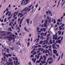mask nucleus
Wrapping results in <instances>:
<instances>
[{
  "instance_id": "obj_1",
  "label": "nucleus",
  "mask_w": 65,
  "mask_h": 65,
  "mask_svg": "<svg viewBox=\"0 0 65 65\" xmlns=\"http://www.w3.org/2000/svg\"><path fill=\"white\" fill-rule=\"evenodd\" d=\"M0 33L3 34H4L3 35H1V36L3 37V38L0 37V38H1V39H4V38L5 39L6 38H7L8 41H11V40L13 39V41H15V39L14 38H16L17 37L15 35H12L11 36L10 34H11V33L10 32H7V34H6V32L4 31H0Z\"/></svg>"
},
{
  "instance_id": "obj_2",
  "label": "nucleus",
  "mask_w": 65,
  "mask_h": 65,
  "mask_svg": "<svg viewBox=\"0 0 65 65\" xmlns=\"http://www.w3.org/2000/svg\"><path fill=\"white\" fill-rule=\"evenodd\" d=\"M43 58L44 59H43V60H41V62L42 64H45L46 63V56L45 55H44L43 56Z\"/></svg>"
},
{
  "instance_id": "obj_3",
  "label": "nucleus",
  "mask_w": 65,
  "mask_h": 65,
  "mask_svg": "<svg viewBox=\"0 0 65 65\" xmlns=\"http://www.w3.org/2000/svg\"><path fill=\"white\" fill-rule=\"evenodd\" d=\"M24 10L25 11H27V12H29V11H30L31 8H27V7H26L24 9Z\"/></svg>"
},
{
  "instance_id": "obj_4",
  "label": "nucleus",
  "mask_w": 65,
  "mask_h": 65,
  "mask_svg": "<svg viewBox=\"0 0 65 65\" xmlns=\"http://www.w3.org/2000/svg\"><path fill=\"white\" fill-rule=\"evenodd\" d=\"M57 33H56L55 34V35H54L53 36V39H55V40H57V38H58V36H57Z\"/></svg>"
},
{
  "instance_id": "obj_5",
  "label": "nucleus",
  "mask_w": 65,
  "mask_h": 65,
  "mask_svg": "<svg viewBox=\"0 0 65 65\" xmlns=\"http://www.w3.org/2000/svg\"><path fill=\"white\" fill-rule=\"evenodd\" d=\"M45 22L44 23V27H47L46 25H47V22H48V21H47V20H45Z\"/></svg>"
},
{
  "instance_id": "obj_6",
  "label": "nucleus",
  "mask_w": 65,
  "mask_h": 65,
  "mask_svg": "<svg viewBox=\"0 0 65 65\" xmlns=\"http://www.w3.org/2000/svg\"><path fill=\"white\" fill-rule=\"evenodd\" d=\"M48 13L50 14H51V13H52V12L51 11L49 10H48L46 12V14H48Z\"/></svg>"
},
{
  "instance_id": "obj_7",
  "label": "nucleus",
  "mask_w": 65,
  "mask_h": 65,
  "mask_svg": "<svg viewBox=\"0 0 65 65\" xmlns=\"http://www.w3.org/2000/svg\"><path fill=\"white\" fill-rule=\"evenodd\" d=\"M64 24H62V25L61 26H61H60L59 27V29L62 30V28H63V27H64ZM61 27H62V28H61Z\"/></svg>"
},
{
  "instance_id": "obj_8",
  "label": "nucleus",
  "mask_w": 65,
  "mask_h": 65,
  "mask_svg": "<svg viewBox=\"0 0 65 65\" xmlns=\"http://www.w3.org/2000/svg\"><path fill=\"white\" fill-rule=\"evenodd\" d=\"M36 58H33L32 59V61H33L34 63H35V61H36Z\"/></svg>"
},
{
  "instance_id": "obj_9",
  "label": "nucleus",
  "mask_w": 65,
  "mask_h": 65,
  "mask_svg": "<svg viewBox=\"0 0 65 65\" xmlns=\"http://www.w3.org/2000/svg\"><path fill=\"white\" fill-rule=\"evenodd\" d=\"M36 43H37V42H39V38H38L36 39L34 41V42H36Z\"/></svg>"
},
{
  "instance_id": "obj_10",
  "label": "nucleus",
  "mask_w": 65,
  "mask_h": 65,
  "mask_svg": "<svg viewBox=\"0 0 65 65\" xmlns=\"http://www.w3.org/2000/svg\"><path fill=\"white\" fill-rule=\"evenodd\" d=\"M41 61V60H37L36 61V65H37V63H40V62Z\"/></svg>"
},
{
  "instance_id": "obj_11",
  "label": "nucleus",
  "mask_w": 65,
  "mask_h": 65,
  "mask_svg": "<svg viewBox=\"0 0 65 65\" xmlns=\"http://www.w3.org/2000/svg\"><path fill=\"white\" fill-rule=\"evenodd\" d=\"M40 30L41 31H43L44 32H45L46 31V29L45 28H41Z\"/></svg>"
},
{
  "instance_id": "obj_12",
  "label": "nucleus",
  "mask_w": 65,
  "mask_h": 65,
  "mask_svg": "<svg viewBox=\"0 0 65 65\" xmlns=\"http://www.w3.org/2000/svg\"><path fill=\"white\" fill-rule=\"evenodd\" d=\"M24 30L26 31L27 32H29V31L28 30V29H27V28H26V27H24Z\"/></svg>"
},
{
  "instance_id": "obj_13",
  "label": "nucleus",
  "mask_w": 65,
  "mask_h": 65,
  "mask_svg": "<svg viewBox=\"0 0 65 65\" xmlns=\"http://www.w3.org/2000/svg\"><path fill=\"white\" fill-rule=\"evenodd\" d=\"M53 51L54 53L55 54H57V50H53Z\"/></svg>"
},
{
  "instance_id": "obj_14",
  "label": "nucleus",
  "mask_w": 65,
  "mask_h": 65,
  "mask_svg": "<svg viewBox=\"0 0 65 65\" xmlns=\"http://www.w3.org/2000/svg\"><path fill=\"white\" fill-rule=\"evenodd\" d=\"M29 19H27L26 20V21H27V23L28 24V26H29Z\"/></svg>"
},
{
  "instance_id": "obj_15",
  "label": "nucleus",
  "mask_w": 65,
  "mask_h": 65,
  "mask_svg": "<svg viewBox=\"0 0 65 65\" xmlns=\"http://www.w3.org/2000/svg\"><path fill=\"white\" fill-rule=\"evenodd\" d=\"M50 53V51L48 50H47V49L45 51V53L47 54V53Z\"/></svg>"
},
{
  "instance_id": "obj_16",
  "label": "nucleus",
  "mask_w": 65,
  "mask_h": 65,
  "mask_svg": "<svg viewBox=\"0 0 65 65\" xmlns=\"http://www.w3.org/2000/svg\"><path fill=\"white\" fill-rule=\"evenodd\" d=\"M9 25L10 26H11V27L12 28V29H14V28H13V26H12V24H11V23H10L9 24Z\"/></svg>"
},
{
  "instance_id": "obj_17",
  "label": "nucleus",
  "mask_w": 65,
  "mask_h": 65,
  "mask_svg": "<svg viewBox=\"0 0 65 65\" xmlns=\"http://www.w3.org/2000/svg\"><path fill=\"white\" fill-rule=\"evenodd\" d=\"M53 62V60H51V61H50L48 62V63L49 64H52V63Z\"/></svg>"
},
{
  "instance_id": "obj_18",
  "label": "nucleus",
  "mask_w": 65,
  "mask_h": 65,
  "mask_svg": "<svg viewBox=\"0 0 65 65\" xmlns=\"http://www.w3.org/2000/svg\"><path fill=\"white\" fill-rule=\"evenodd\" d=\"M58 33L59 35H60L61 34V33H62V32H61L59 30L58 31Z\"/></svg>"
},
{
  "instance_id": "obj_19",
  "label": "nucleus",
  "mask_w": 65,
  "mask_h": 65,
  "mask_svg": "<svg viewBox=\"0 0 65 65\" xmlns=\"http://www.w3.org/2000/svg\"><path fill=\"white\" fill-rule=\"evenodd\" d=\"M35 57L37 58V59H38L39 57V56H38L37 55H36V56H35Z\"/></svg>"
},
{
  "instance_id": "obj_20",
  "label": "nucleus",
  "mask_w": 65,
  "mask_h": 65,
  "mask_svg": "<svg viewBox=\"0 0 65 65\" xmlns=\"http://www.w3.org/2000/svg\"><path fill=\"white\" fill-rule=\"evenodd\" d=\"M14 48H15V47L13 46L12 47H10V48L12 50H13L14 49Z\"/></svg>"
},
{
  "instance_id": "obj_21",
  "label": "nucleus",
  "mask_w": 65,
  "mask_h": 65,
  "mask_svg": "<svg viewBox=\"0 0 65 65\" xmlns=\"http://www.w3.org/2000/svg\"><path fill=\"white\" fill-rule=\"evenodd\" d=\"M58 42L59 43H61V40H58Z\"/></svg>"
},
{
  "instance_id": "obj_22",
  "label": "nucleus",
  "mask_w": 65,
  "mask_h": 65,
  "mask_svg": "<svg viewBox=\"0 0 65 65\" xmlns=\"http://www.w3.org/2000/svg\"><path fill=\"white\" fill-rule=\"evenodd\" d=\"M42 59V60H43V57H42V56H41L39 60L41 61V60Z\"/></svg>"
},
{
  "instance_id": "obj_23",
  "label": "nucleus",
  "mask_w": 65,
  "mask_h": 65,
  "mask_svg": "<svg viewBox=\"0 0 65 65\" xmlns=\"http://www.w3.org/2000/svg\"><path fill=\"white\" fill-rule=\"evenodd\" d=\"M50 44H53V42H52V41L51 40H50Z\"/></svg>"
},
{
  "instance_id": "obj_24",
  "label": "nucleus",
  "mask_w": 65,
  "mask_h": 65,
  "mask_svg": "<svg viewBox=\"0 0 65 65\" xmlns=\"http://www.w3.org/2000/svg\"><path fill=\"white\" fill-rule=\"evenodd\" d=\"M8 31H12V30H11V28H9L8 29Z\"/></svg>"
},
{
  "instance_id": "obj_25",
  "label": "nucleus",
  "mask_w": 65,
  "mask_h": 65,
  "mask_svg": "<svg viewBox=\"0 0 65 65\" xmlns=\"http://www.w3.org/2000/svg\"><path fill=\"white\" fill-rule=\"evenodd\" d=\"M22 14H23V13H18V17H19V16H20V15H22Z\"/></svg>"
},
{
  "instance_id": "obj_26",
  "label": "nucleus",
  "mask_w": 65,
  "mask_h": 65,
  "mask_svg": "<svg viewBox=\"0 0 65 65\" xmlns=\"http://www.w3.org/2000/svg\"><path fill=\"white\" fill-rule=\"evenodd\" d=\"M30 45V43L29 42H28V43H27V47H29V46Z\"/></svg>"
},
{
  "instance_id": "obj_27",
  "label": "nucleus",
  "mask_w": 65,
  "mask_h": 65,
  "mask_svg": "<svg viewBox=\"0 0 65 65\" xmlns=\"http://www.w3.org/2000/svg\"><path fill=\"white\" fill-rule=\"evenodd\" d=\"M8 63L7 64V65H10L11 64V62H8Z\"/></svg>"
},
{
  "instance_id": "obj_28",
  "label": "nucleus",
  "mask_w": 65,
  "mask_h": 65,
  "mask_svg": "<svg viewBox=\"0 0 65 65\" xmlns=\"http://www.w3.org/2000/svg\"><path fill=\"white\" fill-rule=\"evenodd\" d=\"M45 44V40H44V43L42 45H44Z\"/></svg>"
},
{
  "instance_id": "obj_29",
  "label": "nucleus",
  "mask_w": 65,
  "mask_h": 65,
  "mask_svg": "<svg viewBox=\"0 0 65 65\" xmlns=\"http://www.w3.org/2000/svg\"><path fill=\"white\" fill-rule=\"evenodd\" d=\"M37 53H36V52H35L34 53H32V55H36V54Z\"/></svg>"
},
{
  "instance_id": "obj_30",
  "label": "nucleus",
  "mask_w": 65,
  "mask_h": 65,
  "mask_svg": "<svg viewBox=\"0 0 65 65\" xmlns=\"http://www.w3.org/2000/svg\"><path fill=\"white\" fill-rule=\"evenodd\" d=\"M9 12V11H8L6 13V15H8V13Z\"/></svg>"
},
{
  "instance_id": "obj_31",
  "label": "nucleus",
  "mask_w": 65,
  "mask_h": 65,
  "mask_svg": "<svg viewBox=\"0 0 65 65\" xmlns=\"http://www.w3.org/2000/svg\"><path fill=\"white\" fill-rule=\"evenodd\" d=\"M56 46H57L58 48H59L60 47V45L58 44L56 45Z\"/></svg>"
},
{
  "instance_id": "obj_32",
  "label": "nucleus",
  "mask_w": 65,
  "mask_h": 65,
  "mask_svg": "<svg viewBox=\"0 0 65 65\" xmlns=\"http://www.w3.org/2000/svg\"><path fill=\"white\" fill-rule=\"evenodd\" d=\"M53 23L54 24H55V23H56V20L55 19H54Z\"/></svg>"
},
{
  "instance_id": "obj_33",
  "label": "nucleus",
  "mask_w": 65,
  "mask_h": 65,
  "mask_svg": "<svg viewBox=\"0 0 65 65\" xmlns=\"http://www.w3.org/2000/svg\"><path fill=\"white\" fill-rule=\"evenodd\" d=\"M57 21L59 22H60V23H61V22H62V21H61V20L60 19L58 20Z\"/></svg>"
},
{
  "instance_id": "obj_34",
  "label": "nucleus",
  "mask_w": 65,
  "mask_h": 65,
  "mask_svg": "<svg viewBox=\"0 0 65 65\" xmlns=\"http://www.w3.org/2000/svg\"><path fill=\"white\" fill-rule=\"evenodd\" d=\"M11 14V12H10L8 14V16H10V15Z\"/></svg>"
},
{
  "instance_id": "obj_35",
  "label": "nucleus",
  "mask_w": 65,
  "mask_h": 65,
  "mask_svg": "<svg viewBox=\"0 0 65 65\" xmlns=\"http://www.w3.org/2000/svg\"><path fill=\"white\" fill-rule=\"evenodd\" d=\"M47 33V32H46V33H45L44 34H43L44 36H46V35Z\"/></svg>"
},
{
  "instance_id": "obj_36",
  "label": "nucleus",
  "mask_w": 65,
  "mask_h": 65,
  "mask_svg": "<svg viewBox=\"0 0 65 65\" xmlns=\"http://www.w3.org/2000/svg\"><path fill=\"white\" fill-rule=\"evenodd\" d=\"M42 49V48H38V50H39V51H41Z\"/></svg>"
},
{
  "instance_id": "obj_37",
  "label": "nucleus",
  "mask_w": 65,
  "mask_h": 65,
  "mask_svg": "<svg viewBox=\"0 0 65 65\" xmlns=\"http://www.w3.org/2000/svg\"><path fill=\"white\" fill-rule=\"evenodd\" d=\"M38 4H36L35 6V7H38Z\"/></svg>"
},
{
  "instance_id": "obj_38",
  "label": "nucleus",
  "mask_w": 65,
  "mask_h": 65,
  "mask_svg": "<svg viewBox=\"0 0 65 65\" xmlns=\"http://www.w3.org/2000/svg\"><path fill=\"white\" fill-rule=\"evenodd\" d=\"M61 38V36H60V37H58L57 38V40H59V39H60Z\"/></svg>"
},
{
  "instance_id": "obj_39",
  "label": "nucleus",
  "mask_w": 65,
  "mask_h": 65,
  "mask_svg": "<svg viewBox=\"0 0 65 65\" xmlns=\"http://www.w3.org/2000/svg\"><path fill=\"white\" fill-rule=\"evenodd\" d=\"M12 60L10 58H9V61L10 62H11L12 61Z\"/></svg>"
},
{
  "instance_id": "obj_40",
  "label": "nucleus",
  "mask_w": 65,
  "mask_h": 65,
  "mask_svg": "<svg viewBox=\"0 0 65 65\" xmlns=\"http://www.w3.org/2000/svg\"><path fill=\"white\" fill-rule=\"evenodd\" d=\"M8 55L9 56V57H11V56H12L10 54H8Z\"/></svg>"
},
{
  "instance_id": "obj_41",
  "label": "nucleus",
  "mask_w": 65,
  "mask_h": 65,
  "mask_svg": "<svg viewBox=\"0 0 65 65\" xmlns=\"http://www.w3.org/2000/svg\"><path fill=\"white\" fill-rule=\"evenodd\" d=\"M43 46V47H46V46H47V45H45Z\"/></svg>"
},
{
  "instance_id": "obj_42",
  "label": "nucleus",
  "mask_w": 65,
  "mask_h": 65,
  "mask_svg": "<svg viewBox=\"0 0 65 65\" xmlns=\"http://www.w3.org/2000/svg\"><path fill=\"white\" fill-rule=\"evenodd\" d=\"M63 53H62V54L61 55V58H62V57H63Z\"/></svg>"
},
{
  "instance_id": "obj_43",
  "label": "nucleus",
  "mask_w": 65,
  "mask_h": 65,
  "mask_svg": "<svg viewBox=\"0 0 65 65\" xmlns=\"http://www.w3.org/2000/svg\"><path fill=\"white\" fill-rule=\"evenodd\" d=\"M11 18V17L10 16L8 18V20H10V19Z\"/></svg>"
},
{
  "instance_id": "obj_44",
  "label": "nucleus",
  "mask_w": 65,
  "mask_h": 65,
  "mask_svg": "<svg viewBox=\"0 0 65 65\" xmlns=\"http://www.w3.org/2000/svg\"><path fill=\"white\" fill-rule=\"evenodd\" d=\"M53 49H57V48L56 47H55L54 46L53 47Z\"/></svg>"
},
{
  "instance_id": "obj_45",
  "label": "nucleus",
  "mask_w": 65,
  "mask_h": 65,
  "mask_svg": "<svg viewBox=\"0 0 65 65\" xmlns=\"http://www.w3.org/2000/svg\"><path fill=\"white\" fill-rule=\"evenodd\" d=\"M34 57V55H31L30 56V57H31V58H33Z\"/></svg>"
},
{
  "instance_id": "obj_46",
  "label": "nucleus",
  "mask_w": 65,
  "mask_h": 65,
  "mask_svg": "<svg viewBox=\"0 0 65 65\" xmlns=\"http://www.w3.org/2000/svg\"><path fill=\"white\" fill-rule=\"evenodd\" d=\"M46 44H47L48 43V41L47 40H46Z\"/></svg>"
},
{
  "instance_id": "obj_47",
  "label": "nucleus",
  "mask_w": 65,
  "mask_h": 65,
  "mask_svg": "<svg viewBox=\"0 0 65 65\" xmlns=\"http://www.w3.org/2000/svg\"><path fill=\"white\" fill-rule=\"evenodd\" d=\"M24 11H25V10H24V9L21 11V12H24Z\"/></svg>"
},
{
  "instance_id": "obj_48",
  "label": "nucleus",
  "mask_w": 65,
  "mask_h": 65,
  "mask_svg": "<svg viewBox=\"0 0 65 65\" xmlns=\"http://www.w3.org/2000/svg\"><path fill=\"white\" fill-rule=\"evenodd\" d=\"M7 53H9V49L8 48L7 49Z\"/></svg>"
},
{
  "instance_id": "obj_49",
  "label": "nucleus",
  "mask_w": 65,
  "mask_h": 65,
  "mask_svg": "<svg viewBox=\"0 0 65 65\" xmlns=\"http://www.w3.org/2000/svg\"><path fill=\"white\" fill-rule=\"evenodd\" d=\"M60 59V56H59V57L58 58V59L57 60L58 61H59V59Z\"/></svg>"
},
{
  "instance_id": "obj_50",
  "label": "nucleus",
  "mask_w": 65,
  "mask_h": 65,
  "mask_svg": "<svg viewBox=\"0 0 65 65\" xmlns=\"http://www.w3.org/2000/svg\"><path fill=\"white\" fill-rule=\"evenodd\" d=\"M43 42V41H41L40 42V44H41Z\"/></svg>"
},
{
  "instance_id": "obj_51",
  "label": "nucleus",
  "mask_w": 65,
  "mask_h": 65,
  "mask_svg": "<svg viewBox=\"0 0 65 65\" xmlns=\"http://www.w3.org/2000/svg\"><path fill=\"white\" fill-rule=\"evenodd\" d=\"M5 56H6L7 57H8V54H6L5 55Z\"/></svg>"
},
{
  "instance_id": "obj_52",
  "label": "nucleus",
  "mask_w": 65,
  "mask_h": 65,
  "mask_svg": "<svg viewBox=\"0 0 65 65\" xmlns=\"http://www.w3.org/2000/svg\"><path fill=\"white\" fill-rule=\"evenodd\" d=\"M4 22H6V18H5L4 20Z\"/></svg>"
},
{
  "instance_id": "obj_53",
  "label": "nucleus",
  "mask_w": 65,
  "mask_h": 65,
  "mask_svg": "<svg viewBox=\"0 0 65 65\" xmlns=\"http://www.w3.org/2000/svg\"><path fill=\"white\" fill-rule=\"evenodd\" d=\"M23 15H24V14L20 16V18H22V17H23Z\"/></svg>"
},
{
  "instance_id": "obj_54",
  "label": "nucleus",
  "mask_w": 65,
  "mask_h": 65,
  "mask_svg": "<svg viewBox=\"0 0 65 65\" xmlns=\"http://www.w3.org/2000/svg\"><path fill=\"white\" fill-rule=\"evenodd\" d=\"M45 50H44L43 52V53H44V54L45 53Z\"/></svg>"
},
{
  "instance_id": "obj_55",
  "label": "nucleus",
  "mask_w": 65,
  "mask_h": 65,
  "mask_svg": "<svg viewBox=\"0 0 65 65\" xmlns=\"http://www.w3.org/2000/svg\"><path fill=\"white\" fill-rule=\"evenodd\" d=\"M8 9V8H7L6 10L7 11H8L9 10Z\"/></svg>"
},
{
  "instance_id": "obj_56",
  "label": "nucleus",
  "mask_w": 65,
  "mask_h": 65,
  "mask_svg": "<svg viewBox=\"0 0 65 65\" xmlns=\"http://www.w3.org/2000/svg\"><path fill=\"white\" fill-rule=\"evenodd\" d=\"M43 50H44V49L42 48V49H41V51L42 52V51H43Z\"/></svg>"
},
{
  "instance_id": "obj_57",
  "label": "nucleus",
  "mask_w": 65,
  "mask_h": 65,
  "mask_svg": "<svg viewBox=\"0 0 65 65\" xmlns=\"http://www.w3.org/2000/svg\"><path fill=\"white\" fill-rule=\"evenodd\" d=\"M49 22L50 23L51 22V19H50L49 20Z\"/></svg>"
},
{
  "instance_id": "obj_58",
  "label": "nucleus",
  "mask_w": 65,
  "mask_h": 65,
  "mask_svg": "<svg viewBox=\"0 0 65 65\" xmlns=\"http://www.w3.org/2000/svg\"><path fill=\"white\" fill-rule=\"evenodd\" d=\"M50 35H51L50 34H48V35H47V37H48V36H50Z\"/></svg>"
},
{
  "instance_id": "obj_59",
  "label": "nucleus",
  "mask_w": 65,
  "mask_h": 65,
  "mask_svg": "<svg viewBox=\"0 0 65 65\" xmlns=\"http://www.w3.org/2000/svg\"><path fill=\"white\" fill-rule=\"evenodd\" d=\"M18 21H20V20H21V18H19L18 19Z\"/></svg>"
},
{
  "instance_id": "obj_60",
  "label": "nucleus",
  "mask_w": 65,
  "mask_h": 65,
  "mask_svg": "<svg viewBox=\"0 0 65 65\" xmlns=\"http://www.w3.org/2000/svg\"><path fill=\"white\" fill-rule=\"evenodd\" d=\"M34 50H33L32 51H31V53H34Z\"/></svg>"
},
{
  "instance_id": "obj_61",
  "label": "nucleus",
  "mask_w": 65,
  "mask_h": 65,
  "mask_svg": "<svg viewBox=\"0 0 65 65\" xmlns=\"http://www.w3.org/2000/svg\"><path fill=\"white\" fill-rule=\"evenodd\" d=\"M49 48H52V46L51 45H50L49 46Z\"/></svg>"
},
{
  "instance_id": "obj_62",
  "label": "nucleus",
  "mask_w": 65,
  "mask_h": 65,
  "mask_svg": "<svg viewBox=\"0 0 65 65\" xmlns=\"http://www.w3.org/2000/svg\"><path fill=\"white\" fill-rule=\"evenodd\" d=\"M48 39H49V37H47L46 38V39L47 40H48Z\"/></svg>"
},
{
  "instance_id": "obj_63",
  "label": "nucleus",
  "mask_w": 65,
  "mask_h": 65,
  "mask_svg": "<svg viewBox=\"0 0 65 65\" xmlns=\"http://www.w3.org/2000/svg\"><path fill=\"white\" fill-rule=\"evenodd\" d=\"M40 54H41V53L40 52L39 54H38V55L39 56V55H40Z\"/></svg>"
},
{
  "instance_id": "obj_64",
  "label": "nucleus",
  "mask_w": 65,
  "mask_h": 65,
  "mask_svg": "<svg viewBox=\"0 0 65 65\" xmlns=\"http://www.w3.org/2000/svg\"><path fill=\"white\" fill-rule=\"evenodd\" d=\"M53 47H54L55 46H54V45H55V44H53L52 45Z\"/></svg>"
}]
</instances>
